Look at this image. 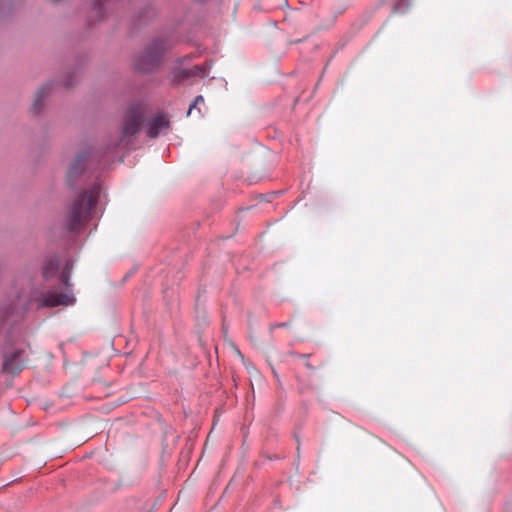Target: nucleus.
<instances>
[{
    "mask_svg": "<svg viewBox=\"0 0 512 512\" xmlns=\"http://www.w3.org/2000/svg\"><path fill=\"white\" fill-rule=\"evenodd\" d=\"M200 104H204V98L203 96L199 95L195 98L194 102L189 106V109H188V112H187V115H191L192 111L194 109H197L198 108V105Z\"/></svg>",
    "mask_w": 512,
    "mask_h": 512,
    "instance_id": "11",
    "label": "nucleus"
},
{
    "mask_svg": "<svg viewBox=\"0 0 512 512\" xmlns=\"http://www.w3.org/2000/svg\"><path fill=\"white\" fill-rule=\"evenodd\" d=\"M72 296L65 293H56L48 291L46 293L33 294L29 302L30 305L36 304L37 308H52L73 303Z\"/></svg>",
    "mask_w": 512,
    "mask_h": 512,
    "instance_id": "5",
    "label": "nucleus"
},
{
    "mask_svg": "<svg viewBox=\"0 0 512 512\" xmlns=\"http://www.w3.org/2000/svg\"><path fill=\"white\" fill-rule=\"evenodd\" d=\"M98 153L92 148L80 150L68 166L66 181L73 186L80 176L98 162Z\"/></svg>",
    "mask_w": 512,
    "mask_h": 512,
    "instance_id": "2",
    "label": "nucleus"
},
{
    "mask_svg": "<svg viewBox=\"0 0 512 512\" xmlns=\"http://www.w3.org/2000/svg\"><path fill=\"white\" fill-rule=\"evenodd\" d=\"M27 356L25 351L17 350L11 355H6L3 362V370L7 373L16 375L26 364Z\"/></svg>",
    "mask_w": 512,
    "mask_h": 512,
    "instance_id": "6",
    "label": "nucleus"
},
{
    "mask_svg": "<svg viewBox=\"0 0 512 512\" xmlns=\"http://www.w3.org/2000/svg\"><path fill=\"white\" fill-rule=\"evenodd\" d=\"M100 190V185L95 184L75 198L65 217V226L69 231H80L91 218L93 208L100 195Z\"/></svg>",
    "mask_w": 512,
    "mask_h": 512,
    "instance_id": "1",
    "label": "nucleus"
},
{
    "mask_svg": "<svg viewBox=\"0 0 512 512\" xmlns=\"http://www.w3.org/2000/svg\"><path fill=\"white\" fill-rule=\"evenodd\" d=\"M52 85L50 83L43 85L41 88H39L35 94V99L33 101L31 109L34 113H38L41 108L43 107V99L46 95L49 94L51 90Z\"/></svg>",
    "mask_w": 512,
    "mask_h": 512,
    "instance_id": "9",
    "label": "nucleus"
},
{
    "mask_svg": "<svg viewBox=\"0 0 512 512\" xmlns=\"http://www.w3.org/2000/svg\"><path fill=\"white\" fill-rule=\"evenodd\" d=\"M306 367L311 370V371H314V367L310 364V363H306Z\"/></svg>",
    "mask_w": 512,
    "mask_h": 512,
    "instance_id": "13",
    "label": "nucleus"
},
{
    "mask_svg": "<svg viewBox=\"0 0 512 512\" xmlns=\"http://www.w3.org/2000/svg\"><path fill=\"white\" fill-rule=\"evenodd\" d=\"M70 270H71V265L70 263H66L65 265V268H64V271H63V274H62V282L66 285V286H69V273H70Z\"/></svg>",
    "mask_w": 512,
    "mask_h": 512,
    "instance_id": "12",
    "label": "nucleus"
},
{
    "mask_svg": "<svg viewBox=\"0 0 512 512\" xmlns=\"http://www.w3.org/2000/svg\"><path fill=\"white\" fill-rule=\"evenodd\" d=\"M59 269V260L57 258L48 259L42 269L43 277L49 279L53 277Z\"/></svg>",
    "mask_w": 512,
    "mask_h": 512,
    "instance_id": "10",
    "label": "nucleus"
},
{
    "mask_svg": "<svg viewBox=\"0 0 512 512\" xmlns=\"http://www.w3.org/2000/svg\"><path fill=\"white\" fill-rule=\"evenodd\" d=\"M301 357H303V358H308V357H309V355H301Z\"/></svg>",
    "mask_w": 512,
    "mask_h": 512,
    "instance_id": "14",
    "label": "nucleus"
},
{
    "mask_svg": "<svg viewBox=\"0 0 512 512\" xmlns=\"http://www.w3.org/2000/svg\"><path fill=\"white\" fill-rule=\"evenodd\" d=\"M168 127L169 121L167 117L159 115L149 122L147 133L151 138H156L162 130L168 129Z\"/></svg>",
    "mask_w": 512,
    "mask_h": 512,
    "instance_id": "7",
    "label": "nucleus"
},
{
    "mask_svg": "<svg viewBox=\"0 0 512 512\" xmlns=\"http://www.w3.org/2000/svg\"><path fill=\"white\" fill-rule=\"evenodd\" d=\"M165 49L166 46L162 40L154 41L136 57L135 68L142 73L153 72L158 68Z\"/></svg>",
    "mask_w": 512,
    "mask_h": 512,
    "instance_id": "4",
    "label": "nucleus"
},
{
    "mask_svg": "<svg viewBox=\"0 0 512 512\" xmlns=\"http://www.w3.org/2000/svg\"><path fill=\"white\" fill-rule=\"evenodd\" d=\"M144 122V111L141 105L130 106L124 116L121 135L117 143L118 146L126 147L129 144V138L136 135Z\"/></svg>",
    "mask_w": 512,
    "mask_h": 512,
    "instance_id": "3",
    "label": "nucleus"
},
{
    "mask_svg": "<svg viewBox=\"0 0 512 512\" xmlns=\"http://www.w3.org/2000/svg\"><path fill=\"white\" fill-rule=\"evenodd\" d=\"M26 308L19 307L18 304L0 307V319L5 322L10 319L20 318Z\"/></svg>",
    "mask_w": 512,
    "mask_h": 512,
    "instance_id": "8",
    "label": "nucleus"
}]
</instances>
